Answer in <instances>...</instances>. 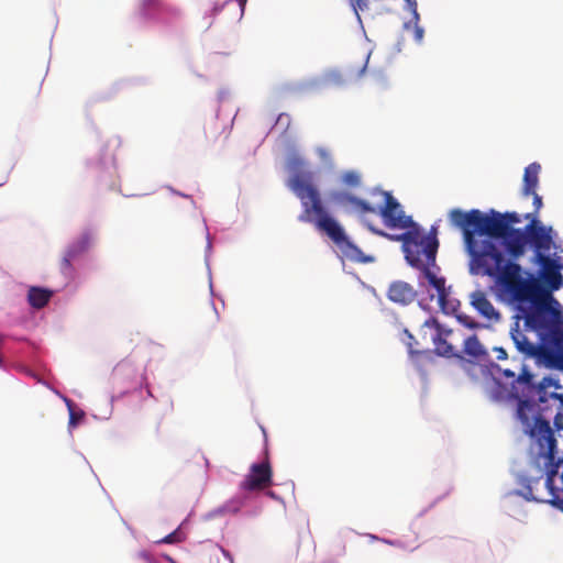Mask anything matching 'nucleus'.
Wrapping results in <instances>:
<instances>
[{
    "label": "nucleus",
    "mask_w": 563,
    "mask_h": 563,
    "mask_svg": "<svg viewBox=\"0 0 563 563\" xmlns=\"http://www.w3.org/2000/svg\"><path fill=\"white\" fill-rule=\"evenodd\" d=\"M448 217L451 225L462 230L465 251L470 255V274L488 277L498 274L507 262L497 243L484 235H505L515 229L514 224L521 222L520 216L493 209L484 213L478 209L463 211L456 208Z\"/></svg>",
    "instance_id": "obj_1"
},
{
    "label": "nucleus",
    "mask_w": 563,
    "mask_h": 563,
    "mask_svg": "<svg viewBox=\"0 0 563 563\" xmlns=\"http://www.w3.org/2000/svg\"><path fill=\"white\" fill-rule=\"evenodd\" d=\"M303 162L299 156H291L287 161V168L292 173L289 178L288 187L299 198L302 211L299 214V221L312 223L320 232L327 234L338 246H340L346 256L351 260L367 263L369 257L354 245L345 235L343 228L331 216L330 211L322 201L319 189L312 184V175L301 174Z\"/></svg>",
    "instance_id": "obj_2"
},
{
    "label": "nucleus",
    "mask_w": 563,
    "mask_h": 563,
    "mask_svg": "<svg viewBox=\"0 0 563 563\" xmlns=\"http://www.w3.org/2000/svg\"><path fill=\"white\" fill-rule=\"evenodd\" d=\"M552 383L551 378H543L537 387L538 402L519 399L517 408V418L521 422L525 433L538 446L539 456L550 461H553L558 451L556 439L549 417L554 411L563 410V394L547 390Z\"/></svg>",
    "instance_id": "obj_3"
},
{
    "label": "nucleus",
    "mask_w": 563,
    "mask_h": 563,
    "mask_svg": "<svg viewBox=\"0 0 563 563\" xmlns=\"http://www.w3.org/2000/svg\"><path fill=\"white\" fill-rule=\"evenodd\" d=\"M554 249L553 256L550 255V250H539L533 254L532 263L539 266L538 276L529 274L528 278L522 277V267L508 261L498 274L492 276L496 279L499 289H514L522 296L527 291L537 292L545 291L553 294L563 287V264L558 253L562 249L555 243L551 246Z\"/></svg>",
    "instance_id": "obj_4"
},
{
    "label": "nucleus",
    "mask_w": 563,
    "mask_h": 563,
    "mask_svg": "<svg viewBox=\"0 0 563 563\" xmlns=\"http://www.w3.org/2000/svg\"><path fill=\"white\" fill-rule=\"evenodd\" d=\"M369 229L379 235L402 242L406 261L411 267L419 269L420 278L427 279L429 285L437 290L439 303L444 308L448 291L445 289V279L437 275V271H439L435 263L439 249L437 229L432 227L430 232L424 234L419 225L413 223L406 232L395 236L377 231L372 227Z\"/></svg>",
    "instance_id": "obj_5"
},
{
    "label": "nucleus",
    "mask_w": 563,
    "mask_h": 563,
    "mask_svg": "<svg viewBox=\"0 0 563 563\" xmlns=\"http://www.w3.org/2000/svg\"><path fill=\"white\" fill-rule=\"evenodd\" d=\"M500 292L515 306L518 311L517 319H523L525 327L536 332L539 340L563 324V307L553 294L527 291L520 296L514 289H500Z\"/></svg>",
    "instance_id": "obj_6"
},
{
    "label": "nucleus",
    "mask_w": 563,
    "mask_h": 563,
    "mask_svg": "<svg viewBox=\"0 0 563 563\" xmlns=\"http://www.w3.org/2000/svg\"><path fill=\"white\" fill-rule=\"evenodd\" d=\"M525 219L529 220L525 230L514 229L508 230L505 235H488L490 241L504 240L507 253L514 260L525 254L527 244L532 247L533 254L539 250H551L554 244L551 227L543 225L532 213L525 214Z\"/></svg>",
    "instance_id": "obj_7"
},
{
    "label": "nucleus",
    "mask_w": 563,
    "mask_h": 563,
    "mask_svg": "<svg viewBox=\"0 0 563 563\" xmlns=\"http://www.w3.org/2000/svg\"><path fill=\"white\" fill-rule=\"evenodd\" d=\"M421 339H428L434 346V353L446 358H462L454 341L462 338L460 330H453L442 325L434 317L428 318L420 328Z\"/></svg>",
    "instance_id": "obj_8"
},
{
    "label": "nucleus",
    "mask_w": 563,
    "mask_h": 563,
    "mask_svg": "<svg viewBox=\"0 0 563 563\" xmlns=\"http://www.w3.org/2000/svg\"><path fill=\"white\" fill-rule=\"evenodd\" d=\"M377 195L382 197V203L376 207L372 206L374 211H366V213L379 214L386 227L390 229L407 230L415 223L411 217L406 216L402 207L390 192L378 191Z\"/></svg>",
    "instance_id": "obj_9"
},
{
    "label": "nucleus",
    "mask_w": 563,
    "mask_h": 563,
    "mask_svg": "<svg viewBox=\"0 0 563 563\" xmlns=\"http://www.w3.org/2000/svg\"><path fill=\"white\" fill-rule=\"evenodd\" d=\"M545 460L547 465L550 466L544 483L550 495L547 501L563 510V457L556 460L555 453L553 461Z\"/></svg>",
    "instance_id": "obj_10"
},
{
    "label": "nucleus",
    "mask_w": 563,
    "mask_h": 563,
    "mask_svg": "<svg viewBox=\"0 0 563 563\" xmlns=\"http://www.w3.org/2000/svg\"><path fill=\"white\" fill-rule=\"evenodd\" d=\"M272 467L268 460L251 465L250 473L240 484L245 492L262 490L272 485Z\"/></svg>",
    "instance_id": "obj_11"
},
{
    "label": "nucleus",
    "mask_w": 563,
    "mask_h": 563,
    "mask_svg": "<svg viewBox=\"0 0 563 563\" xmlns=\"http://www.w3.org/2000/svg\"><path fill=\"white\" fill-rule=\"evenodd\" d=\"M531 331L532 330H529L526 327L520 329L519 320H517L516 327L510 331V335L516 349L520 354H522L525 358H533L544 355L543 342L540 340L539 342H532L528 338L527 332Z\"/></svg>",
    "instance_id": "obj_12"
},
{
    "label": "nucleus",
    "mask_w": 563,
    "mask_h": 563,
    "mask_svg": "<svg viewBox=\"0 0 563 563\" xmlns=\"http://www.w3.org/2000/svg\"><path fill=\"white\" fill-rule=\"evenodd\" d=\"M175 13L176 9L162 0H141L136 12L142 20H159Z\"/></svg>",
    "instance_id": "obj_13"
},
{
    "label": "nucleus",
    "mask_w": 563,
    "mask_h": 563,
    "mask_svg": "<svg viewBox=\"0 0 563 563\" xmlns=\"http://www.w3.org/2000/svg\"><path fill=\"white\" fill-rule=\"evenodd\" d=\"M417 297V291L410 284L404 280L393 282L387 290V298L397 305L407 306Z\"/></svg>",
    "instance_id": "obj_14"
},
{
    "label": "nucleus",
    "mask_w": 563,
    "mask_h": 563,
    "mask_svg": "<svg viewBox=\"0 0 563 563\" xmlns=\"http://www.w3.org/2000/svg\"><path fill=\"white\" fill-rule=\"evenodd\" d=\"M92 240V234L89 231H86L77 241L68 246L60 263V267L64 273H67L70 269L73 260L89 249Z\"/></svg>",
    "instance_id": "obj_15"
},
{
    "label": "nucleus",
    "mask_w": 563,
    "mask_h": 563,
    "mask_svg": "<svg viewBox=\"0 0 563 563\" xmlns=\"http://www.w3.org/2000/svg\"><path fill=\"white\" fill-rule=\"evenodd\" d=\"M462 338L463 350L460 353L462 356L464 355L468 362L479 363L487 358L488 353L476 334H472L466 338L462 335Z\"/></svg>",
    "instance_id": "obj_16"
},
{
    "label": "nucleus",
    "mask_w": 563,
    "mask_h": 563,
    "mask_svg": "<svg viewBox=\"0 0 563 563\" xmlns=\"http://www.w3.org/2000/svg\"><path fill=\"white\" fill-rule=\"evenodd\" d=\"M471 305L484 318L488 320H499V313L494 308L493 303L487 298L486 294L482 290H475L470 295Z\"/></svg>",
    "instance_id": "obj_17"
},
{
    "label": "nucleus",
    "mask_w": 563,
    "mask_h": 563,
    "mask_svg": "<svg viewBox=\"0 0 563 563\" xmlns=\"http://www.w3.org/2000/svg\"><path fill=\"white\" fill-rule=\"evenodd\" d=\"M330 200L339 205H350L357 212L365 214L366 211H374L372 205L343 190H334L330 194Z\"/></svg>",
    "instance_id": "obj_18"
},
{
    "label": "nucleus",
    "mask_w": 563,
    "mask_h": 563,
    "mask_svg": "<svg viewBox=\"0 0 563 563\" xmlns=\"http://www.w3.org/2000/svg\"><path fill=\"white\" fill-rule=\"evenodd\" d=\"M540 170L541 166L538 163H531L526 167L522 186L523 196L528 197L530 194H534V190H537Z\"/></svg>",
    "instance_id": "obj_19"
},
{
    "label": "nucleus",
    "mask_w": 563,
    "mask_h": 563,
    "mask_svg": "<svg viewBox=\"0 0 563 563\" xmlns=\"http://www.w3.org/2000/svg\"><path fill=\"white\" fill-rule=\"evenodd\" d=\"M53 297V291L47 288L31 286L27 291V302L34 309L44 308Z\"/></svg>",
    "instance_id": "obj_20"
},
{
    "label": "nucleus",
    "mask_w": 563,
    "mask_h": 563,
    "mask_svg": "<svg viewBox=\"0 0 563 563\" xmlns=\"http://www.w3.org/2000/svg\"><path fill=\"white\" fill-rule=\"evenodd\" d=\"M540 341L543 342L544 352L548 349L552 350L563 360V324L558 325Z\"/></svg>",
    "instance_id": "obj_21"
},
{
    "label": "nucleus",
    "mask_w": 563,
    "mask_h": 563,
    "mask_svg": "<svg viewBox=\"0 0 563 563\" xmlns=\"http://www.w3.org/2000/svg\"><path fill=\"white\" fill-rule=\"evenodd\" d=\"M520 485L522 486V489L518 492L520 496H522L527 500H536V501H544L543 499L538 498L533 494V484H539V478H528V477H520L519 479Z\"/></svg>",
    "instance_id": "obj_22"
},
{
    "label": "nucleus",
    "mask_w": 563,
    "mask_h": 563,
    "mask_svg": "<svg viewBox=\"0 0 563 563\" xmlns=\"http://www.w3.org/2000/svg\"><path fill=\"white\" fill-rule=\"evenodd\" d=\"M243 505H244L243 498H241V497L233 498V499L227 501L225 504H223L219 511L222 514H236L240 511V509L243 507Z\"/></svg>",
    "instance_id": "obj_23"
},
{
    "label": "nucleus",
    "mask_w": 563,
    "mask_h": 563,
    "mask_svg": "<svg viewBox=\"0 0 563 563\" xmlns=\"http://www.w3.org/2000/svg\"><path fill=\"white\" fill-rule=\"evenodd\" d=\"M341 180L349 187H357L361 184V176L357 172L349 170L342 174Z\"/></svg>",
    "instance_id": "obj_24"
},
{
    "label": "nucleus",
    "mask_w": 563,
    "mask_h": 563,
    "mask_svg": "<svg viewBox=\"0 0 563 563\" xmlns=\"http://www.w3.org/2000/svg\"><path fill=\"white\" fill-rule=\"evenodd\" d=\"M289 125H290V117L286 113H282L278 115L277 120H276V123L274 125V130L277 131V130H285L286 132L288 131L289 129Z\"/></svg>",
    "instance_id": "obj_25"
},
{
    "label": "nucleus",
    "mask_w": 563,
    "mask_h": 563,
    "mask_svg": "<svg viewBox=\"0 0 563 563\" xmlns=\"http://www.w3.org/2000/svg\"><path fill=\"white\" fill-rule=\"evenodd\" d=\"M68 408H69V424L76 426L77 421L84 417V412H75L71 409V401H67Z\"/></svg>",
    "instance_id": "obj_26"
},
{
    "label": "nucleus",
    "mask_w": 563,
    "mask_h": 563,
    "mask_svg": "<svg viewBox=\"0 0 563 563\" xmlns=\"http://www.w3.org/2000/svg\"><path fill=\"white\" fill-rule=\"evenodd\" d=\"M408 10L412 13L415 22L419 21L418 3L417 0H406Z\"/></svg>",
    "instance_id": "obj_27"
},
{
    "label": "nucleus",
    "mask_w": 563,
    "mask_h": 563,
    "mask_svg": "<svg viewBox=\"0 0 563 563\" xmlns=\"http://www.w3.org/2000/svg\"><path fill=\"white\" fill-rule=\"evenodd\" d=\"M354 12L357 14L358 11H363L367 8V0H349Z\"/></svg>",
    "instance_id": "obj_28"
},
{
    "label": "nucleus",
    "mask_w": 563,
    "mask_h": 563,
    "mask_svg": "<svg viewBox=\"0 0 563 563\" xmlns=\"http://www.w3.org/2000/svg\"><path fill=\"white\" fill-rule=\"evenodd\" d=\"M404 332L408 338L407 346H408L409 353L410 354L418 353V351L413 350V345H419V342L415 340L413 335L408 330H405Z\"/></svg>",
    "instance_id": "obj_29"
},
{
    "label": "nucleus",
    "mask_w": 563,
    "mask_h": 563,
    "mask_svg": "<svg viewBox=\"0 0 563 563\" xmlns=\"http://www.w3.org/2000/svg\"><path fill=\"white\" fill-rule=\"evenodd\" d=\"M530 196L533 197V206H534V212H531L537 218V213L542 208V197L537 194L534 190V194H530Z\"/></svg>",
    "instance_id": "obj_30"
},
{
    "label": "nucleus",
    "mask_w": 563,
    "mask_h": 563,
    "mask_svg": "<svg viewBox=\"0 0 563 563\" xmlns=\"http://www.w3.org/2000/svg\"><path fill=\"white\" fill-rule=\"evenodd\" d=\"M220 551H221L222 558H218V563H234L233 558L229 551H227L223 548H220Z\"/></svg>",
    "instance_id": "obj_31"
},
{
    "label": "nucleus",
    "mask_w": 563,
    "mask_h": 563,
    "mask_svg": "<svg viewBox=\"0 0 563 563\" xmlns=\"http://www.w3.org/2000/svg\"><path fill=\"white\" fill-rule=\"evenodd\" d=\"M532 378H533L532 374H530L529 372L523 369L522 374H520L518 376V382L523 383V384L530 386L531 382H532Z\"/></svg>",
    "instance_id": "obj_32"
},
{
    "label": "nucleus",
    "mask_w": 563,
    "mask_h": 563,
    "mask_svg": "<svg viewBox=\"0 0 563 563\" xmlns=\"http://www.w3.org/2000/svg\"><path fill=\"white\" fill-rule=\"evenodd\" d=\"M563 410L555 412L554 415V426L558 430H563Z\"/></svg>",
    "instance_id": "obj_33"
},
{
    "label": "nucleus",
    "mask_w": 563,
    "mask_h": 563,
    "mask_svg": "<svg viewBox=\"0 0 563 563\" xmlns=\"http://www.w3.org/2000/svg\"><path fill=\"white\" fill-rule=\"evenodd\" d=\"M180 541V538L178 536V533L176 531L169 533L168 536H166L162 542L164 543H176V542H179Z\"/></svg>",
    "instance_id": "obj_34"
},
{
    "label": "nucleus",
    "mask_w": 563,
    "mask_h": 563,
    "mask_svg": "<svg viewBox=\"0 0 563 563\" xmlns=\"http://www.w3.org/2000/svg\"><path fill=\"white\" fill-rule=\"evenodd\" d=\"M494 352L496 353V358L499 361H504L507 358V352L503 347H494Z\"/></svg>",
    "instance_id": "obj_35"
},
{
    "label": "nucleus",
    "mask_w": 563,
    "mask_h": 563,
    "mask_svg": "<svg viewBox=\"0 0 563 563\" xmlns=\"http://www.w3.org/2000/svg\"><path fill=\"white\" fill-rule=\"evenodd\" d=\"M415 38L417 42H421L423 38V29L418 25V22H415Z\"/></svg>",
    "instance_id": "obj_36"
},
{
    "label": "nucleus",
    "mask_w": 563,
    "mask_h": 563,
    "mask_svg": "<svg viewBox=\"0 0 563 563\" xmlns=\"http://www.w3.org/2000/svg\"><path fill=\"white\" fill-rule=\"evenodd\" d=\"M459 319H460L461 321H463V322H464V324H465L466 327L471 328V329H473V328L477 327V323H476V322H474V321H470V320H466V318H465V319H463L462 317H459Z\"/></svg>",
    "instance_id": "obj_37"
},
{
    "label": "nucleus",
    "mask_w": 563,
    "mask_h": 563,
    "mask_svg": "<svg viewBox=\"0 0 563 563\" xmlns=\"http://www.w3.org/2000/svg\"><path fill=\"white\" fill-rule=\"evenodd\" d=\"M504 375H505L506 377H510V378H514V377H515V373H514V372H511V371H509V369H505V371H504Z\"/></svg>",
    "instance_id": "obj_38"
},
{
    "label": "nucleus",
    "mask_w": 563,
    "mask_h": 563,
    "mask_svg": "<svg viewBox=\"0 0 563 563\" xmlns=\"http://www.w3.org/2000/svg\"><path fill=\"white\" fill-rule=\"evenodd\" d=\"M385 542H386V543H388V544H390V545H395V544H396V542H395V541H387V540H386Z\"/></svg>",
    "instance_id": "obj_39"
},
{
    "label": "nucleus",
    "mask_w": 563,
    "mask_h": 563,
    "mask_svg": "<svg viewBox=\"0 0 563 563\" xmlns=\"http://www.w3.org/2000/svg\"><path fill=\"white\" fill-rule=\"evenodd\" d=\"M562 497H563V494H562Z\"/></svg>",
    "instance_id": "obj_40"
}]
</instances>
